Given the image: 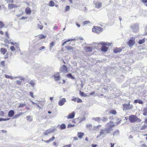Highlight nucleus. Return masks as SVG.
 I'll use <instances>...</instances> for the list:
<instances>
[{
	"label": "nucleus",
	"mask_w": 147,
	"mask_h": 147,
	"mask_svg": "<svg viewBox=\"0 0 147 147\" xmlns=\"http://www.w3.org/2000/svg\"><path fill=\"white\" fill-rule=\"evenodd\" d=\"M26 118L28 121H31L32 120V118L30 116H27L26 117Z\"/></svg>",
	"instance_id": "nucleus-33"
},
{
	"label": "nucleus",
	"mask_w": 147,
	"mask_h": 147,
	"mask_svg": "<svg viewBox=\"0 0 147 147\" xmlns=\"http://www.w3.org/2000/svg\"><path fill=\"white\" fill-rule=\"evenodd\" d=\"M72 101L74 102H76L78 103L82 102V100L80 98H77L75 97H73L71 99Z\"/></svg>",
	"instance_id": "nucleus-13"
},
{
	"label": "nucleus",
	"mask_w": 147,
	"mask_h": 147,
	"mask_svg": "<svg viewBox=\"0 0 147 147\" xmlns=\"http://www.w3.org/2000/svg\"><path fill=\"white\" fill-rule=\"evenodd\" d=\"M135 38L134 37H132L131 39L129 40L127 43L128 45L130 47H131L135 43Z\"/></svg>",
	"instance_id": "nucleus-6"
},
{
	"label": "nucleus",
	"mask_w": 147,
	"mask_h": 147,
	"mask_svg": "<svg viewBox=\"0 0 147 147\" xmlns=\"http://www.w3.org/2000/svg\"><path fill=\"white\" fill-rule=\"evenodd\" d=\"M102 46L100 49L101 51L104 52H107L108 49V47L106 46L107 44L105 43H102Z\"/></svg>",
	"instance_id": "nucleus-8"
},
{
	"label": "nucleus",
	"mask_w": 147,
	"mask_h": 147,
	"mask_svg": "<svg viewBox=\"0 0 147 147\" xmlns=\"http://www.w3.org/2000/svg\"><path fill=\"white\" fill-rule=\"evenodd\" d=\"M26 106V104H23V103H20L18 105V108H20L21 107H23Z\"/></svg>",
	"instance_id": "nucleus-39"
},
{
	"label": "nucleus",
	"mask_w": 147,
	"mask_h": 147,
	"mask_svg": "<svg viewBox=\"0 0 147 147\" xmlns=\"http://www.w3.org/2000/svg\"><path fill=\"white\" fill-rule=\"evenodd\" d=\"M0 51L1 54H2L3 55H5V53L7 52V51L6 49L1 48L0 49Z\"/></svg>",
	"instance_id": "nucleus-20"
},
{
	"label": "nucleus",
	"mask_w": 147,
	"mask_h": 147,
	"mask_svg": "<svg viewBox=\"0 0 147 147\" xmlns=\"http://www.w3.org/2000/svg\"><path fill=\"white\" fill-rule=\"evenodd\" d=\"M123 48L116 47L113 49V52L115 53L120 52L122 50Z\"/></svg>",
	"instance_id": "nucleus-14"
},
{
	"label": "nucleus",
	"mask_w": 147,
	"mask_h": 147,
	"mask_svg": "<svg viewBox=\"0 0 147 147\" xmlns=\"http://www.w3.org/2000/svg\"><path fill=\"white\" fill-rule=\"evenodd\" d=\"M10 49H11V51H14L15 50V49L14 47L13 46H11L10 47Z\"/></svg>",
	"instance_id": "nucleus-46"
},
{
	"label": "nucleus",
	"mask_w": 147,
	"mask_h": 147,
	"mask_svg": "<svg viewBox=\"0 0 147 147\" xmlns=\"http://www.w3.org/2000/svg\"><path fill=\"white\" fill-rule=\"evenodd\" d=\"M115 144L111 143L110 144L111 145V147H114Z\"/></svg>",
	"instance_id": "nucleus-59"
},
{
	"label": "nucleus",
	"mask_w": 147,
	"mask_h": 147,
	"mask_svg": "<svg viewBox=\"0 0 147 147\" xmlns=\"http://www.w3.org/2000/svg\"><path fill=\"white\" fill-rule=\"evenodd\" d=\"M53 145L56 146H57L58 145L57 142H53Z\"/></svg>",
	"instance_id": "nucleus-58"
},
{
	"label": "nucleus",
	"mask_w": 147,
	"mask_h": 147,
	"mask_svg": "<svg viewBox=\"0 0 147 147\" xmlns=\"http://www.w3.org/2000/svg\"><path fill=\"white\" fill-rule=\"evenodd\" d=\"M1 64L3 67L5 66V61H2L1 62Z\"/></svg>",
	"instance_id": "nucleus-44"
},
{
	"label": "nucleus",
	"mask_w": 147,
	"mask_h": 147,
	"mask_svg": "<svg viewBox=\"0 0 147 147\" xmlns=\"http://www.w3.org/2000/svg\"><path fill=\"white\" fill-rule=\"evenodd\" d=\"M66 49L68 50H71L73 49V47L70 46H67L65 47Z\"/></svg>",
	"instance_id": "nucleus-40"
},
{
	"label": "nucleus",
	"mask_w": 147,
	"mask_h": 147,
	"mask_svg": "<svg viewBox=\"0 0 147 147\" xmlns=\"http://www.w3.org/2000/svg\"><path fill=\"white\" fill-rule=\"evenodd\" d=\"M119 131L118 130H117L115 131L113 133V136H114L115 135H116L119 134Z\"/></svg>",
	"instance_id": "nucleus-37"
},
{
	"label": "nucleus",
	"mask_w": 147,
	"mask_h": 147,
	"mask_svg": "<svg viewBox=\"0 0 147 147\" xmlns=\"http://www.w3.org/2000/svg\"><path fill=\"white\" fill-rule=\"evenodd\" d=\"M66 102V100L65 98H63L60 100L58 102V105L60 106L63 105Z\"/></svg>",
	"instance_id": "nucleus-11"
},
{
	"label": "nucleus",
	"mask_w": 147,
	"mask_h": 147,
	"mask_svg": "<svg viewBox=\"0 0 147 147\" xmlns=\"http://www.w3.org/2000/svg\"><path fill=\"white\" fill-rule=\"evenodd\" d=\"M100 135L103 134H104V131L102 129L100 131Z\"/></svg>",
	"instance_id": "nucleus-55"
},
{
	"label": "nucleus",
	"mask_w": 147,
	"mask_h": 147,
	"mask_svg": "<svg viewBox=\"0 0 147 147\" xmlns=\"http://www.w3.org/2000/svg\"><path fill=\"white\" fill-rule=\"evenodd\" d=\"M5 77L7 78H10L11 79H13V77L11 76H8L7 75H5Z\"/></svg>",
	"instance_id": "nucleus-41"
},
{
	"label": "nucleus",
	"mask_w": 147,
	"mask_h": 147,
	"mask_svg": "<svg viewBox=\"0 0 147 147\" xmlns=\"http://www.w3.org/2000/svg\"><path fill=\"white\" fill-rule=\"evenodd\" d=\"M107 120V118L104 117L102 119V121L104 122L105 121Z\"/></svg>",
	"instance_id": "nucleus-60"
},
{
	"label": "nucleus",
	"mask_w": 147,
	"mask_h": 147,
	"mask_svg": "<svg viewBox=\"0 0 147 147\" xmlns=\"http://www.w3.org/2000/svg\"><path fill=\"white\" fill-rule=\"evenodd\" d=\"M142 2L144 3H147V0H140Z\"/></svg>",
	"instance_id": "nucleus-56"
},
{
	"label": "nucleus",
	"mask_w": 147,
	"mask_h": 147,
	"mask_svg": "<svg viewBox=\"0 0 147 147\" xmlns=\"http://www.w3.org/2000/svg\"><path fill=\"white\" fill-rule=\"evenodd\" d=\"M75 115V112L73 111L71 113H69L67 116V119H72L74 118Z\"/></svg>",
	"instance_id": "nucleus-12"
},
{
	"label": "nucleus",
	"mask_w": 147,
	"mask_h": 147,
	"mask_svg": "<svg viewBox=\"0 0 147 147\" xmlns=\"http://www.w3.org/2000/svg\"><path fill=\"white\" fill-rule=\"evenodd\" d=\"M30 96L32 98H34V96H33V93L32 92H30Z\"/></svg>",
	"instance_id": "nucleus-51"
},
{
	"label": "nucleus",
	"mask_w": 147,
	"mask_h": 147,
	"mask_svg": "<svg viewBox=\"0 0 147 147\" xmlns=\"http://www.w3.org/2000/svg\"><path fill=\"white\" fill-rule=\"evenodd\" d=\"M102 31V28L100 27L94 26L92 28V31L93 32L96 34H99Z\"/></svg>",
	"instance_id": "nucleus-3"
},
{
	"label": "nucleus",
	"mask_w": 147,
	"mask_h": 147,
	"mask_svg": "<svg viewBox=\"0 0 147 147\" xmlns=\"http://www.w3.org/2000/svg\"><path fill=\"white\" fill-rule=\"evenodd\" d=\"M94 120L98 122H99L101 120V118L100 117H96L94 118Z\"/></svg>",
	"instance_id": "nucleus-36"
},
{
	"label": "nucleus",
	"mask_w": 147,
	"mask_h": 147,
	"mask_svg": "<svg viewBox=\"0 0 147 147\" xmlns=\"http://www.w3.org/2000/svg\"><path fill=\"white\" fill-rule=\"evenodd\" d=\"M70 9V7L69 6H67L66 7L65 11H69Z\"/></svg>",
	"instance_id": "nucleus-43"
},
{
	"label": "nucleus",
	"mask_w": 147,
	"mask_h": 147,
	"mask_svg": "<svg viewBox=\"0 0 147 147\" xmlns=\"http://www.w3.org/2000/svg\"><path fill=\"white\" fill-rule=\"evenodd\" d=\"M55 45V42H51L50 44L49 47H50V50H51L53 47L54 45Z\"/></svg>",
	"instance_id": "nucleus-34"
},
{
	"label": "nucleus",
	"mask_w": 147,
	"mask_h": 147,
	"mask_svg": "<svg viewBox=\"0 0 147 147\" xmlns=\"http://www.w3.org/2000/svg\"><path fill=\"white\" fill-rule=\"evenodd\" d=\"M60 72L65 74L68 72V70L67 67L65 65H63L59 69Z\"/></svg>",
	"instance_id": "nucleus-4"
},
{
	"label": "nucleus",
	"mask_w": 147,
	"mask_h": 147,
	"mask_svg": "<svg viewBox=\"0 0 147 147\" xmlns=\"http://www.w3.org/2000/svg\"><path fill=\"white\" fill-rule=\"evenodd\" d=\"M110 113L113 115H116L117 113V112L115 110H112L110 111Z\"/></svg>",
	"instance_id": "nucleus-30"
},
{
	"label": "nucleus",
	"mask_w": 147,
	"mask_h": 147,
	"mask_svg": "<svg viewBox=\"0 0 147 147\" xmlns=\"http://www.w3.org/2000/svg\"><path fill=\"white\" fill-rule=\"evenodd\" d=\"M23 114V113H20L16 114L13 117V118L16 119L19 117L22 114Z\"/></svg>",
	"instance_id": "nucleus-27"
},
{
	"label": "nucleus",
	"mask_w": 147,
	"mask_h": 147,
	"mask_svg": "<svg viewBox=\"0 0 147 147\" xmlns=\"http://www.w3.org/2000/svg\"><path fill=\"white\" fill-rule=\"evenodd\" d=\"M102 6V3H98L96 4V7L99 8L100 7Z\"/></svg>",
	"instance_id": "nucleus-35"
},
{
	"label": "nucleus",
	"mask_w": 147,
	"mask_h": 147,
	"mask_svg": "<svg viewBox=\"0 0 147 147\" xmlns=\"http://www.w3.org/2000/svg\"><path fill=\"white\" fill-rule=\"evenodd\" d=\"M58 27L57 26H55L53 28L54 30H57L58 29Z\"/></svg>",
	"instance_id": "nucleus-62"
},
{
	"label": "nucleus",
	"mask_w": 147,
	"mask_h": 147,
	"mask_svg": "<svg viewBox=\"0 0 147 147\" xmlns=\"http://www.w3.org/2000/svg\"><path fill=\"white\" fill-rule=\"evenodd\" d=\"M143 114L145 116H147V107H145L143 108Z\"/></svg>",
	"instance_id": "nucleus-21"
},
{
	"label": "nucleus",
	"mask_w": 147,
	"mask_h": 147,
	"mask_svg": "<svg viewBox=\"0 0 147 147\" xmlns=\"http://www.w3.org/2000/svg\"><path fill=\"white\" fill-rule=\"evenodd\" d=\"M129 119L131 123L135 122L136 121L140 122L142 120L138 118L135 115H131L129 117Z\"/></svg>",
	"instance_id": "nucleus-2"
},
{
	"label": "nucleus",
	"mask_w": 147,
	"mask_h": 147,
	"mask_svg": "<svg viewBox=\"0 0 147 147\" xmlns=\"http://www.w3.org/2000/svg\"><path fill=\"white\" fill-rule=\"evenodd\" d=\"M84 135V133L82 132H78L77 135L79 138L82 139Z\"/></svg>",
	"instance_id": "nucleus-18"
},
{
	"label": "nucleus",
	"mask_w": 147,
	"mask_h": 147,
	"mask_svg": "<svg viewBox=\"0 0 147 147\" xmlns=\"http://www.w3.org/2000/svg\"><path fill=\"white\" fill-rule=\"evenodd\" d=\"M147 128V124H144L140 129L141 130L146 129Z\"/></svg>",
	"instance_id": "nucleus-31"
},
{
	"label": "nucleus",
	"mask_w": 147,
	"mask_h": 147,
	"mask_svg": "<svg viewBox=\"0 0 147 147\" xmlns=\"http://www.w3.org/2000/svg\"><path fill=\"white\" fill-rule=\"evenodd\" d=\"M107 128L105 129V131L106 133L108 134L111 133V131H113L112 128L115 126V125L113 124V122L112 121H110L106 124Z\"/></svg>",
	"instance_id": "nucleus-1"
},
{
	"label": "nucleus",
	"mask_w": 147,
	"mask_h": 147,
	"mask_svg": "<svg viewBox=\"0 0 147 147\" xmlns=\"http://www.w3.org/2000/svg\"><path fill=\"white\" fill-rule=\"evenodd\" d=\"M25 12L27 15H30L32 11L31 9L29 7H27L25 9Z\"/></svg>",
	"instance_id": "nucleus-16"
},
{
	"label": "nucleus",
	"mask_w": 147,
	"mask_h": 147,
	"mask_svg": "<svg viewBox=\"0 0 147 147\" xmlns=\"http://www.w3.org/2000/svg\"><path fill=\"white\" fill-rule=\"evenodd\" d=\"M80 95L82 96L86 97L87 96L86 94L83 92H82L81 90L80 91Z\"/></svg>",
	"instance_id": "nucleus-23"
},
{
	"label": "nucleus",
	"mask_w": 147,
	"mask_h": 147,
	"mask_svg": "<svg viewBox=\"0 0 147 147\" xmlns=\"http://www.w3.org/2000/svg\"><path fill=\"white\" fill-rule=\"evenodd\" d=\"M45 48V47L44 46H42L40 47L39 49V50L40 51L42 50V49H44Z\"/></svg>",
	"instance_id": "nucleus-50"
},
{
	"label": "nucleus",
	"mask_w": 147,
	"mask_h": 147,
	"mask_svg": "<svg viewBox=\"0 0 147 147\" xmlns=\"http://www.w3.org/2000/svg\"><path fill=\"white\" fill-rule=\"evenodd\" d=\"M89 23H90V22L89 21H84L83 22V23L84 25H86V24H88Z\"/></svg>",
	"instance_id": "nucleus-48"
},
{
	"label": "nucleus",
	"mask_w": 147,
	"mask_h": 147,
	"mask_svg": "<svg viewBox=\"0 0 147 147\" xmlns=\"http://www.w3.org/2000/svg\"><path fill=\"white\" fill-rule=\"evenodd\" d=\"M74 140H78V138L77 137H73Z\"/></svg>",
	"instance_id": "nucleus-63"
},
{
	"label": "nucleus",
	"mask_w": 147,
	"mask_h": 147,
	"mask_svg": "<svg viewBox=\"0 0 147 147\" xmlns=\"http://www.w3.org/2000/svg\"><path fill=\"white\" fill-rule=\"evenodd\" d=\"M123 110H128L132 109L133 107V105H130V101L128 104H123Z\"/></svg>",
	"instance_id": "nucleus-5"
},
{
	"label": "nucleus",
	"mask_w": 147,
	"mask_h": 147,
	"mask_svg": "<svg viewBox=\"0 0 147 147\" xmlns=\"http://www.w3.org/2000/svg\"><path fill=\"white\" fill-rule=\"evenodd\" d=\"M95 93V92H94V91L92 92H91V93H90L89 94V95H93Z\"/></svg>",
	"instance_id": "nucleus-61"
},
{
	"label": "nucleus",
	"mask_w": 147,
	"mask_h": 147,
	"mask_svg": "<svg viewBox=\"0 0 147 147\" xmlns=\"http://www.w3.org/2000/svg\"><path fill=\"white\" fill-rule=\"evenodd\" d=\"M145 38H144L142 40H140L138 42V44L141 45L144 43L145 42Z\"/></svg>",
	"instance_id": "nucleus-29"
},
{
	"label": "nucleus",
	"mask_w": 147,
	"mask_h": 147,
	"mask_svg": "<svg viewBox=\"0 0 147 147\" xmlns=\"http://www.w3.org/2000/svg\"><path fill=\"white\" fill-rule=\"evenodd\" d=\"M5 1L7 3L10 4L11 3H13L14 1V0H5Z\"/></svg>",
	"instance_id": "nucleus-32"
},
{
	"label": "nucleus",
	"mask_w": 147,
	"mask_h": 147,
	"mask_svg": "<svg viewBox=\"0 0 147 147\" xmlns=\"http://www.w3.org/2000/svg\"><path fill=\"white\" fill-rule=\"evenodd\" d=\"M19 6L18 5L13 4V3H11L10 4H8V8L11 9H15L17 8Z\"/></svg>",
	"instance_id": "nucleus-10"
},
{
	"label": "nucleus",
	"mask_w": 147,
	"mask_h": 147,
	"mask_svg": "<svg viewBox=\"0 0 147 147\" xmlns=\"http://www.w3.org/2000/svg\"><path fill=\"white\" fill-rule=\"evenodd\" d=\"M21 81L20 80H17L16 81V84L18 85H20L21 84Z\"/></svg>",
	"instance_id": "nucleus-54"
},
{
	"label": "nucleus",
	"mask_w": 147,
	"mask_h": 147,
	"mask_svg": "<svg viewBox=\"0 0 147 147\" xmlns=\"http://www.w3.org/2000/svg\"><path fill=\"white\" fill-rule=\"evenodd\" d=\"M66 126L65 124H61L60 126V129H63L66 128Z\"/></svg>",
	"instance_id": "nucleus-24"
},
{
	"label": "nucleus",
	"mask_w": 147,
	"mask_h": 147,
	"mask_svg": "<svg viewBox=\"0 0 147 147\" xmlns=\"http://www.w3.org/2000/svg\"><path fill=\"white\" fill-rule=\"evenodd\" d=\"M75 125H72L71 124H69L68 126V128L72 127H73Z\"/></svg>",
	"instance_id": "nucleus-49"
},
{
	"label": "nucleus",
	"mask_w": 147,
	"mask_h": 147,
	"mask_svg": "<svg viewBox=\"0 0 147 147\" xmlns=\"http://www.w3.org/2000/svg\"><path fill=\"white\" fill-rule=\"evenodd\" d=\"M141 146L142 147H147V146L145 144H142Z\"/></svg>",
	"instance_id": "nucleus-64"
},
{
	"label": "nucleus",
	"mask_w": 147,
	"mask_h": 147,
	"mask_svg": "<svg viewBox=\"0 0 147 147\" xmlns=\"http://www.w3.org/2000/svg\"><path fill=\"white\" fill-rule=\"evenodd\" d=\"M38 27L40 29V30H42L43 28V26L42 25H38Z\"/></svg>",
	"instance_id": "nucleus-52"
},
{
	"label": "nucleus",
	"mask_w": 147,
	"mask_h": 147,
	"mask_svg": "<svg viewBox=\"0 0 147 147\" xmlns=\"http://www.w3.org/2000/svg\"><path fill=\"white\" fill-rule=\"evenodd\" d=\"M86 51L88 52H90L92 51V49L90 47H87L85 48V49Z\"/></svg>",
	"instance_id": "nucleus-22"
},
{
	"label": "nucleus",
	"mask_w": 147,
	"mask_h": 147,
	"mask_svg": "<svg viewBox=\"0 0 147 147\" xmlns=\"http://www.w3.org/2000/svg\"><path fill=\"white\" fill-rule=\"evenodd\" d=\"M74 40V39H69L65 41L64 42H63L62 44V46H64L65 44L67 42Z\"/></svg>",
	"instance_id": "nucleus-26"
},
{
	"label": "nucleus",
	"mask_w": 147,
	"mask_h": 147,
	"mask_svg": "<svg viewBox=\"0 0 147 147\" xmlns=\"http://www.w3.org/2000/svg\"><path fill=\"white\" fill-rule=\"evenodd\" d=\"M138 103L139 104H142L143 103V101L140 100H138Z\"/></svg>",
	"instance_id": "nucleus-53"
},
{
	"label": "nucleus",
	"mask_w": 147,
	"mask_h": 147,
	"mask_svg": "<svg viewBox=\"0 0 147 147\" xmlns=\"http://www.w3.org/2000/svg\"><path fill=\"white\" fill-rule=\"evenodd\" d=\"M67 76L68 78H71V79H75V77L73 76L72 74L71 73L69 74H67Z\"/></svg>",
	"instance_id": "nucleus-25"
},
{
	"label": "nucleus",
	"mask_w": 147,
	"mask_h": 147,
	"mask_svg": "<svg viewBox=\"0 0 147 147\" xmlns=\"http://www.w3.org/2000/svg\"><path fill=\"white\" fill-rule=\"evenodd\" d=\"M55 139V137L53 136L52 137L49 139V140H47L44 141V142L46 143H49L50 142L54 140Z\"/></svg>",
	"instance_id": "nucleus-19"
},
{
	"label": "nucleus",
	"mask_w": 147,
	"mask_h": 147,
	"mask_svg": "<svg viewBox=\"0 0 147 147\" xmlns=\"http://www.w3.org/2000/svg\"><path fill=\"white\" fill-rule=\"evenodd\" d=\"M49 4L50 6L53 7L55 5V3L53 1H51L49 2Z\"/></svg>",
	"instance_id": "nucleus-28"
},
{
	"label": "nucleus",
	"mask_w": 147,
	"mask_h": 147,
	"mask_svg": "<svg viewBox=\"0 0 147 147\" xmlns=\"http://www.w3.org/2000/svg\"><path fill=\"white\" fill-rule=\"evenodd\" d=\"M38 40H41L45 39L46 38V35H44L42 34H40L36 36Z\"/></svg>",
	"instance_id": "nucleus-15"
},
{
	"label": "nucleus",
	"mask_w": 147,
	"mask_h": 147,
	"mask_svg": "<svg viewBox=\"0 0 147 147\" xmlns=\"http://www.w3.org/2000/svg\"><path fill=\"white\" fill-rule=\"evenodd\" d=\"M72 146V144H69L67 145H65L63 146V147H71Z\"/></svg>",
	"instance_id": "nucleus-45"
},
{
	"label": "nucleus",
	"mask_w": 147,
	"mask_h": 147,
	"mask_svg": "<svg viewBox=\"0 0 147 147\" xmlns=\"http://www.w3.org/2000/svg\"><path fill=\"white\" fill-rule=\"evenodd\" d=\"M54 80L55 81H57L60 80L61 77L59 72H57L56 74L53 76Z\"/></svg>",
	"instance_id": "nucleus-9"
},
{
	"label": "nucleus",
	"mask_w": 147,
	"mask_h": 147,
	"mask_svg": "<svg viewBox=\"0 0 147 147\" xmlns=\"http://www.w3.org/2000/svg\"><path fill=\"white\" fill-rule=\"evenodd\" d=\"M14 114V111L13 110H10L8 113V116L9 117H11L13 116Z\"/></svg>",
	"instance_id": "nucleus-17"
},
{
	"label": "nucleus",
	"mask_w": 147,
	"mask_h": 147,
	"mask_svg": "<svg viewBox=\"0 0 147 147\" xmlns=\"http://www.w3.org/2000/svg\"><path fill=\"white\" fill-rule=\"evenodd\" d=\"M9 119H4V118H0V121H5L7 120H8Z\"/></svg>",
	"instance_id": "nucleus-47"
},
{
	"label": "nucleus",
	"mask_w": 147,
	"mask_h": 147,
	"mask_svg": "<svg viewBox=\"0 0 147 147\" xmlns=\"http://www.w3.org/2000/svg\"><path fill=\"white\" fill-rule=\"evenodd\" d=\"M29 84L32 86H34L35 83L33 81H31L30 83Z\"/></svg>",
	"instance_id": "nucleus-42"
},
{
	"label": "nucleus",
	"mask_w": 147,
	"mask_h": 147,
	"mask_svg": "<svg viewBox=\"0 0 147 147\" xmlns=\"http://www.w3.org/2000/svg\"><path fill=\"white\" fill-rule=\"evenodd\" d=\"M56 130L55 129H49L46 130L43 133L44 136H47L49 134L54 132Z\"/></svg>",
	"instance_id": "nucleus-7"
},
{
	"label": "nucleus",
	"mask_w": 147,
	"mask_h": 147,
	"mask_svg": "<svg viewBox=\"0 0 147 147\" xmlns=\"http://www.w3.org/2000/svg\"><path fill=\"white\" fill-rule=\"evenodd\" d=\"M5 26L4 24L2 21H0V29L2 28Z\"/></svg>",
	"instance_id": "nucleus-38"
},
{
	"label": "nucleus",
	"mask_w": 147,
	"mask_h": 147,
	"mask_svg": "<svg viewBox=\"0 0 147 147\" xmlns=\"http://www.w3.org/2000/svg\"><path fill=\"white\" fill-rule=\"evenodd\" d=\"M1 116H3L4 115V112L3 111H1Z\"/></svg>",
	"instance_id": "nucleus-57"
}]
</instances>
